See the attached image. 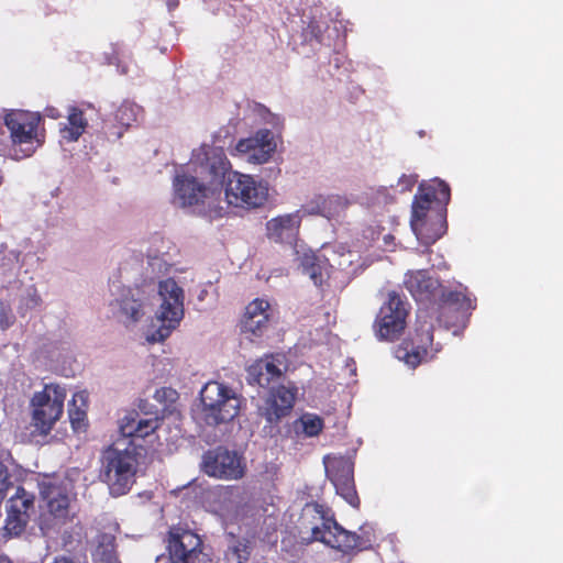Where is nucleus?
Here are the masks:
<instances>
[{
	"mask_svg": "<svg viewBox=\"0 0 563 563\" xmlns=\"http://www.w3.org/2000/svg\"><path fill=\"white\" fill-rule=\"evenodd\" d=\"M284 373L275 363L273 355H266L251 364L246 368V380L249 385L262 388H272V384L280 380Z\"/></svg>",
	"mask_w": 563,
	"mask_h": 563,
	"instance_id": "obj_19",
	"label": "nucleus"
},
{
	"mask_svg": "<svg viewBox=\"0 0 563 563\" xmlns=\"http://www.w3.org/2000/svg\"><path fill=\"white\" fill-rule=\"evenodd\" d=\"M119 306L126 324L135 323L143 317L142 302L137 299L124 297L120 300Z\"/></svg>",
	"mask_w": 563,
	"mask_h": 563,
	"instance_id": "obj_34",
	"label": "nucleus"
},
{
	"mask_svg": "<svg viewBox=\"0 0 563 563\" xmlns=\"http://www.w3.org/2000/svg\"><path fill=\"white\" fill-rule=\"evenodd\" d=\"M29 516L7 514L5 529L12 536H20L26 528Z\"/></svg>",
	"mask_w": 563,
	"mask_h": 563,
	"instance_id": "obj_36",
	"label": "nucleus"
},
{
	"mask_svg": "<svg viewBox=\"0 0 563 563\" xmlns=\"http://www.w3.org/2000/svg\"><path fill=\"white\" fill-rule=\"evenodd\" d=\"M54 563H75V562L71 559L62 556V558H56Z\"/></svg>",
	"mask_w": 563,
	"mask_h": 563,
	"instance_id": "obj_43",
	"label": "nucleus"
},
{
	"mask_svg": "<svg viewBox=\"0 0 563 563\" xmlns=\"http://www.w3.org/2000/svg\"><path fill=\"white\" fill-rule=\"evenodd\" d=\"M410 303L404 295L388 291L373 324L376 338L389 342L399 339L407 327Z\"/></svg>",
	"mask_w": 563,
	"mask_h": 563,
	"instance_id": "obj_6",
	"label": "nucleus"
},
{
	"mask_svg": "<svg viewBox=\"0 0 563 563\" xmlns=\"http://www.w3.org/2000/svg\"><path fill=\"white\" fill-rule=\"evenodd\" d=\"M252 553V544L247 539H236L228 549L227 558L234 563H247Z\"/></svg>",
	"mask_w": 563,
	"mask_h": 563,
	"instance_id": "obj_32",
	"label": "nucleus"
},
{
	"mask_svg": "<svg viewBox=\"0 0 563 563\" xmlns=\"http://www.w3.org/2000/svg\"><path fill=\"white\" fill-rule=\"evenodd\" d=\"M404 284L411 296L421 302L435 300L442 287L440 280L431 277L426 269L407 273Z\"/></svg>",
	"mask_w": 563,
	"mask_h": 563,
	"instance_id": "obj_18",
	"label": "nucleus"
},
{
	"mask_svg": "<svg viewBox=\"0 0 563 563\" xmlns=\"http://www.w3.org/2000/svg\"><path fill=\"white\" fill-rule=\"evenodd\" d=\"M311 517L314 522L310 528L311 534L302 538L306 544L321 542L343 554H353L371 549L372 540L356 532L349 531L338 523L333 516H329L322 505L318 503L307 504L300 517V525L307 528Z\"/></svg>",
	"mask_w": 563,
	"mask_h": 563,
	"instance_id": "obj_2",
	"label": "nucleus"
},
{
	"mask_svg": "<svg viewBox=\"0 0 563 563\" xmlns=\"http://www.w3.org/2000/svg\"><path fill=\"white\" fill-rule=\"evenodd\" d=\"M45 112H46V115L52 119H57L60 117L59 112L55 108H46Z\"/></svg>",
	"mask_w": 563,
	"mask_h": 563,
	"instance_id": "obj_41",
	"label": "nucleus"
},
{
	"mask_svg": "<svg viewBox=\"0 0 563 563\" xmlns=\"http://www.w3.org/2000/svg\"><path fill=\"white\" fill-rule=\"evenodd\" d=\"M170 563H213L209 548L196 532L173 526L167 534Z\"/></svg>",
	"mask_w": 563,
	"mask_h": 563,
	"instance_id": "obj_10",
	"label": "nucleus"
},
{
	"mask_svg": "<svg viewBox=\"0 0 563 563\" xmlns=\"http://www.w3.org/2000/svg\"><path fill=\"white\" fill-rule=\"evenodd\" d=\"M67 120L68 125L60 130L63 137L68 142H75L85 133L88 121L85 118L84 111L77 107L69 109Z\"/></svg>",
	"mask_w": 563,
	"mask_h": 563,
	"instance_id": "obj_27",
	"label": "nucleus"
},
{
	"mask_svg": "<svg viewBox=\"0 0 563 563\" xmlns=\"http://www.w3.org/2000/svg\"><path fill=\"white\" fill-rule=\"evenodd\" d=\"M42 496L47 501L48 511L55 518H67L69 497L59 486L48 485L42 490Z\"/></svg>",
	"mask_w": 563,
	"mask_h": 563,
	"instance_id": "obj_23",
	"label": "nucleus"
},
{
	"mask_svg": "<svg viewBox=\"0 0 563 563\" xmlns=\"http://www.w3.org/2000/svg\"><path fill=\"white\" fill-rule=\"evenodd\" d=\"M34 510V495L23 487H18L15 494L8 500L7 512L29 516Z\"/></svg>",
	"mask_w": 563,
	"mask_h": 563,
	"instance_id": "obj_30",
	"label": "nucleus"
},
{
	"mask_svg": "<svg viewBox=\"0 0 563 563\" xmlns=\"http://www.w3.org/2000/svg\"><path fill=\"white\" fill-rule=\"evenodd\" d=\"M438 321L446 329L455 327L460 319L468 311L475 309V299L462 290H446L443 286L438 298Z\"/></svg>",
	"mask_w": 563,
	"mask_h": 563,
	"instance_id": "obj_16",
	"label": "nucleus"
},
{
	"mask_svg": "<svg viewBox=\"0 0 563 563\" xmlns=\"http://www.w3.org/2000/svg\"><path fill=\"white\" fill-rule=\"evenodd\" d=\"M349 201L340 195H314L301 207V211L309 216H322L328 219L339 216L346 209Z\"/></svg>",
	"mask_w": 563,
	"mask_h": 563,
	"instance_id": "obj_21",
	"label": "nucleus"
},
{
	"mask_svg": "<svg viewBox=\"0 0 563 563\" xmlns=\"http://www.w3.org/2000/svg\"><path fill=\"white\" fill-rule=\"evenodd\" d=\"M298 395L295 384L278 385L269 388L263 404L257 407V415L265 419L264 431L274 437L279 433L280 421L294 409Z\"/></svg>",
	"mask_w": 563,
	"mask_h": 563,
	"instance_id": "obj_11",
	"label": "nucleus"
},
{
	"mask_svg": "<svg viewBox=\"0 0 563 563\" xmlns=\"http://www.w3.org/2000/svg\"><path fill=\"white\" fill-rule=\"evenodd\" d=\"M271 305L264 299H254L250 302L241 320V332L253 338H261L268 328L271 319Z\"/></svg>",
	"mask_w": 563,
	"mask_h": 563,
	"instance_id": "obj_17",
	"label": "nucleus"
},
{
	"mask_svg": "<svg viewBox=\"0 0 563 563\" xmlns=\"http://www.w3.org/2000/svg\"><path fill=\"white\" fill-rule=\"evenodd\" d=\"M200 399L208 426L228 423L240 412V400L234 391L219 382L207 383L200 391Z\"/></svg>",
	"mask_w": 563,
	"mask_h": 563,
	"instance_id": "obj_5",
	"label": "nucleus"
},
{
	"mask_svg": "<svg viewBox=\"0 0 563 563\" xmlns=\"http://www.w3.org/2000/svg\"><path fill=\"white\" fill-rule=\"evenodd\" d=\"M258 140L253 137L240 140L236 144V151L240 153H258Z\"/></svg>",
	"mask_w": 563,
	"mask_h": 563,
	"instance_id": "obj_38",
	"label": "nucleus"
},
{
	"mask_svg": "<svg viewBox=\"0 0 563 563\" xmlns=\"http://www.w3.org/2000/svg\"><path fill=\"white\" fill-rule=\"evenodd\" d=\"M299 212L296 211L271 219L266 223L268 238L276 242H283L286 238L295 235L301 223Z\"/></svg>",
	"mask_w": 563,
	"mask_h": 563,
	"instance_id": "obj_22",
	"label": "nucleus"
},
{
	"mask_svg": "<svg viewBox=\"0 0 563 563\" xmlns=\"http://www.w3.org/2000/svg\"><path fill=\"white\" fill-rule=\"evenodd\" d=\"M179 4V0H167V7L169 10H175Z\"/></svg>",
	"mask_w": 563,
	"mask_h": 563,
	"instance_id": "obj_42",
	"label": "nucleus"
},
{
	"mask_svg": "<svg viewBox=\"0 0 563 563\" xmlns=\"http://www.w3.org/2000/svg\"><path fill=\"white\" fill-rule=\"evenodd\" d=\"M253 139L258 140L257 150L260 154L252 153L250 158L260 164L267 162L269 158V152L273 151V147L271 146V132L268 130H261Z\"/></svg>",
	"mask_w": 563,
	"mask_h": 563,
	"instance_id": "obj_35",
	"label": "nucleus"
},
{
	"mask_svg": "<svg viewBox=\"0 0 563 563\" xmlns=\"http://www.w3.org/2000/svg\"><path fill=\"white\" fill-rule=\"evenodd\" d=\"M432 318L426 312L417 314L413 332L396 349L395 356L410 368L431 361L442 350L440 343L433 342Z\"/></svg>",
	"mask_w": 563,
	"mask_h": 563,
	"instance_id": "obj_3",
	"label": "nucleus"
},
{
	"mask_svg": "<svg viewBox=\"0 0 563 563\" xmlns=\"http://www.w3.org/2000/svg\"><path fill=\"white\" fill-rule=\"evenodd\" d=\"M137 454L130 450L109 449L103 455L101 478L114 497L125 495L135 482Z\"/></svg>",
	"mask_w": 563,
	"mask_h": 563,
	"instance_id": "obj_4",
	"label": "nucleus"
},
{
	"mask_svg": "<svg viewBox=\"0 0 563 563\" xmlns=\"http://www.w3.org/2000/svg\"><path fill=\"white\" fill-rule=\"evenodd\" d=\"M231 164L222 147L202 144L192 151L187 169L173 180L174 200L180 207L202 210L218 201L213 184H222Z\"/></svg>",
	"mask_w": 563,
	"mask_h": 563,
	"instance_id": "obj_1",
	"label": "nucleus"
},
{
	"mask_svg": "<svg viewBox=\"0 0 563 563\" xmlns=\"http://www.w3.org/2000/svg\"><path fill=\"white\" fill-rule=\"evenodd\" d=\"M41 115L24 110H10L3 118L4 125L10 132V140L16 158L30 157L41 144L37 130Z\"/></svg>",
	"mask_w": 563,
	"mask_h": 563,
	"instance_id": "obj_7",
	"label": "nucleus"
},
{
	"mask_svg": "<svg viewBox=\"0 0 563 563\" xmlns=\"http://www.w3.org/2000/svg\"><path fill=\"white\" fill-rule=\"evenodd\" d=\"M225 198L232 206L240 208H258L267 199L268 189L249 175L228 169Z\"/></svg>",
	"mask_w": 563,
	"mask_h": 563,
	"instance_id": "obj_12",
	"label": "nucleus"
},
{
	"mask_svg": "<svg viewBox=\"0 0 563 563\" xmlns=\"http://www.w3.org/2000/svg\"><path fill=\"white\" fill-rule=\"evenodd\" d=\"M2 183H3V176H2V174L0 173V186L2 185Z\"/></svg>",
	"mask_w": 563,
	"mask_h": 563,
	"instance_id": "obj_44",
	"label": "nucleus"
},
{
	"mask_svg": "<svg viewBox=\"0 0 563 563\" xmlns=\"http://www.w3.org/2000/svg\"><path fill=\"white\" fill-rule=\"evenodd\" d=\"M162 303L157 318L162 321L150 336L151 342H163L175 330L184 317V290L175 279L167 278L158 284Z\"/></svg>",
	"mask_w": 563,
	"mask_h": 563,
	"instance_id": "obj_8",
	"label": "nucleus"
},
{
	"mask_svg": "<svg viewBox=\"0 0 563 563\" xmlns=\"http://www.w3.org/2000/svg\"><path fill=\"white\" fill-rule=\"evenodd\" d=\"M303 273L310 277L316 286H322L325 282L327 269L317 257H305L302 261Z\"/></svg>",
	"mask_w": 563,
	"mask_h": 563,
	"instance_id": "obj_31",
	"label": "nucleus"
},
{
	"mask_svg": "<svg viewBox=\"0 0 563 563\" xmlns=\"http://www.w3.org/2000/svg\"><path fill=\"white\" fill-rule=\"evenodd\" d=\"M328 27L329 24L327 18L319 9H316L306 22V26L302 27L301 36L303 42L308 44H322L323 35Z\"/></svg>",
	"mask_w": 563,
	"mask_h": 563,
	"instance_id": "obj_25",
	"label": "nucleus"
},
{
	"mask_svg": "<svg viewBox=\"0 0 563 563\" xmlns=\"http://www.w3.org/2000/svg\"><path fill=\"white\" fill-rule=\"evenodd\" d=\"M450 198V186L441 179H434L429 184H420L411 206V229L423 233L424 229L421 221L430 218L429 212L432 203L448 205Z\"/></svg>",
	"mask_w": 563,
	"mask_h": 563,
	"instance_id": "obj_13",
	"label": "nucleus"
},
{
	"mask_svg": "<svg viewBox=\"0 0 563 563\" xmlns=\"http://www.w3.org/2000/svg\"><path fill=\"white\" fill-rule=\"evenodd\" d=\"M65 398V389L57 384H46L32 396V423L41 434H48L60 419Z\"/></svg>",
	"mask_w": 563,
	"mask_h": 563,
	"instance_id": "obj_9",
	"label": "nucleus"
},
{
	"mask_svg": "<svg viewBox=\"0 0 563 563\" xmlns=\"http://www.w3.org/2000/svg\"><path fill=\"white\" fill-rule=\"evenodd\" d=\"M139 107L134 103L123 102L114 112L117 125L107 126V134L120 139L124 131L130 128L137 119Z\"/></svg>",
	"mask_w": 563,
	"mask_h": 563,
	"instance_id": "obj_24",
	"label": "nucleus"
},
{
	"mask_svg": "<svg viewBox=\"0 0 563 563\" xmlns=\"http://www.w3.org/2000/svg\"><path fill=\"white\" fill-rule=\"evenodd\" d=\"M201 468L208 476L228 481L240 479L245 472L241 456L224 446L206 451L202 455Z\"/></svg>",
	"mask_w": 563,
	"mask_h": 563,
	"instance_id": "obj_15",
	"label": "nucleus"
},
{
	"mask_svg": "<svg viewBox=\"0 0 563 563\" xmlns=\"http://www.w3.org/2000/svg\"><path fill=\"white\" fill-rule=\"evenodd\" d=\"M89 395L86 390L77 391L68 405V417L74 430L86 427Z\"/></svg>",
	"mask_w": 563,
	"mask_h": 563,
	"instance_id": "obj_26",
	"label": "nucleus"
},
{
	"mask_svg": "<svg viewBox=\"0 0 563 563\" xmlns=\"http://www.w3.org/2000/svg\"><path fill=\"white\" fill-rule=\"evenodd\" d=\"M8 479H9L8 468L2 462H0V500L4 496V490L7 489V486H8Z\"/></svg>",
	"mask_w": 563,
	"mask_h": 563,
	"instance_id": "obj_39",
	"label": "nucleus"
},
{
	"mask_svg": "<svg viewBox=\"0 0 563 563\" xmlns=\"http://www.w3.org/2000/svg\"><path fill=\"white\" fill-rule=\"evenodd\" d=\"M424 232L412 230L417 238L426 245L433 244L445 233V220L442 214L438 213L434 218L422 220Z\"/></svg>",
	"mask_w": 563,
	"mask_h": 563,
	"instance_id": "obj_29",
	"label": "nucleus"
},
{
	"mask_svg": "<svg viewBox=\"0 0 563 563\" xmlns=\"http://www.w3.org/2000/svg\"><path fill=\"white\" fill-rule=\"evenodd\" d=\"M323 462L327 477L335 487L336 494L353 508H358L361 500L355 488L354 463L351 459L325 456Z\"/></svg>",
	"mask_w": 563,
	"mask_h": 563,
	"instance_id": "obj_14",
	"label": "nucleus"
},
{
	"mask_svg": "<svg viewBox=\"0 0 563 563\" xmlns=\"http://www.w3.org/2000/svg\"><path fill=\"white\" fill-rule=\"evenodd\" d=\"M324 428L323 419L311 412L302 413L292 422V429L297 435L303 434L306 438L318 437Z\"/></svg>",
	"mask_w": 563,
	"mask_h": 563,
	"instance_id": "obj_28",
	"label": "nucleus"
},
{
	"mask_svg": "<svg viewBox=\"0 0 563 563\" xmlns=\"http://www.w3.org/2000/svg\"><path fill=\"white\" fill-rule=\"evenodd\" d=\"M416 181H417L416 177L406 176V175H402L401 178L399 179V184H401L404 186V189H406V190H411V188L413 187Z\"/></svg>",
	"mask_w": 563,
	"mask_h": 563,
	"instance_id": "obj_40",
	"label": "nucleus"
},
{
	"mask_svg": "<svg viewBox=\"0 0 563 563\" xmlns=\"http://www.w3.org/2000/svg\"><path fill=\"white\" fill-rule=\"evenodd\" d=\"M98 551L103 563H119L115 555V538L110 533H99L97 537Z\"/></svg>",
	"mask_w": 563,
	"mask_h": 563,
	"instance_id": "obj_33",
	"label": "nucleus"
},
{
	"mask_svg": "<svg viewBox=\"0 0 563 563\" xmlns=\"http://www.w3.org/2000/svg\"><path fill=\"white\" fill-rule=\"evenodd\" d=\"M161 424L157 412L148 417H140L139 412L130 411L120 420V432L125 438L144 439L155 432Z\"/></svg>",
	"mask_w": 563,
	"mask_h": 563,
	"instance_id": "obj_20",
	"label": "nucleus"
},
{
	"mask_svg": "<svg viewBox=\"0 0 563 563\" xmlns=\"http://www.w3.org/2000/svg\"><path fill=\"white\" fill-rule=\"evenodd\" d=\"M154 398L166 407H169L178 400L179 395L176 389L172 387H162L155 391Z\"/></svg>",
	"mask_w": 563,
	"mask_h": 563,
	"instance_id": "obj_37",
	"label": "nucleus"
}]
</instances>
